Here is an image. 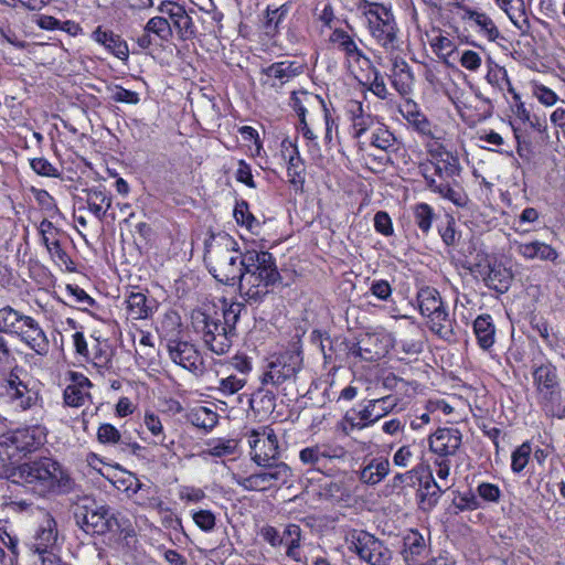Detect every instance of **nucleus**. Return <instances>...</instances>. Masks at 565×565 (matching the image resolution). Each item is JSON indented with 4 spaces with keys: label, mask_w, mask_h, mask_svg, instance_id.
Segmentation results:
<instances>
[{
    "label": "nucleus",
    "mask_w": 565,
    "mask_h": 565,
    "mask_svg": "<svg viewBox=\"0 0 565 565\" xmlns=\"http://www.w3.org/2000/svg\"><path fill=\"white\" fill-rule=\"evenodd\" d=\"M34 494H66L74 488V481L66 470L54 459L41 457L20 465L17 481Z\"/></svg>",
    "instance_id": "obj_1"
},
{
    "label": "nucleus",
    "mask_w": 565,
    "mask_h": 565,
    "mask_svg": "<svg viewBox=\"0 0 565 565\" xmlns=\"http://www.w3.org/2000/svg\"><path fill=\"white\" fill-rule=\"evenodd\" d=\"M280 280L276 259L269 252L246 248L243 252L239 292L247 300L259 301Z\"/></svg>",
    "instance_id": "obj_2"
},
{
    "label": "nucleus",
    "mask_w": 565,
    "mask_h": 565,
    "mask_svg": "<svg viewBox=\"0 0 565 565\" xmlns=\"http://www.w3.org/2000/svg\"><path fill=\"white\" fill-rule=\"evenodd\" d=\"M204 262L212 276L227 286H239L243 271V252L227 233L211 235L205 242Z\"/></svg>",
    "instance_id": "obj_3"
},
{
    "label": "nucleus",
    "mask_w": 565,
    "mask_h": 565,
    "mask_svg": "<svg viewBox=\"0 0 565 565\" xmlns=\"http://www.w3.org/2000/svg\"><path fill=\"white\" fill-rule=\"evenodd\" d=\"M358 9L365 20L370 36L379 46L390 54L401 50V30L391 6L361 0Z\"/></svg>",
    "instance_id": "obj_4"
},
{
    "label": "nucleus",
    "mask_w": 565,
    "mask_h": 565,
    "mask_svg": "<svg viewBox=\"0 0 565 565\" xmlns=\"http://www.w3.org/2000/svg\"><path fill=\"white\" fill-rule=\"evenodd\" d=\"M429 153L434 160L431 161V166L434 168L435 175H437L440 181L428 174V166H422L420 169L423 170L427 188L431 192L439 194L441 198L449 200L457 206L465 205V195L452 188L449 182V180L455 179L460 174L461 167L458 157L446 151L440 146L435 150L429 149Z\"/></svg>",
    "instance_id": "obj_5"
},
{
    "label": "nucleus",
    "mask_w": 565,
    "mask_h": 565,
    "mask_svg": "<svg viewBox=\"0 0 565 565\" xmlns=\"http://www.w3.org/2000/svg\"><path fill=\"white\" fill-rule=\"evenodd\" d=\"M191 327L204 347L217 355L227 353L233 345V337L221 323L220 313L211 307L194 309Z\"/></svg>",
    "instance_id": "obj_6"
},
{
    "label": "nucleus",
    "mask_w": 565,
    "mask_h": 565,
    "mask_svg": "<svg viewBox=\"0 0 565 565\" xmlns=\"http://www.w3.org/2000/svg\"><path fill=\"white\" fill-rule=\"evenodd\" d=\"M399 401L398 397L393 395L365 399L345 412L339 423V428L344 435L349 436L355 430L372 427L381 418L392 413L397 407Z\"/></svg>",
    "instance_id": "obj_7"
},
{
    "label": "nucleus",
    "mask_w": 565,
    "mask_h": 565,
    "mask_svg": "<svg viewBox=\"0 0 565 565\" xmlns=\"http://www.w3.org/2000/svg\"><path fill=\"white\" fill-rule=\"evenodd\" d=\"M0 397L19 413L43 408L40 390L31 381L20 379L15 371L0 382Z\"/></svg>",
    "instance_id": "obj_8"
},
{
    "label": "nucleus",
    "mask_w": 565,
    "mask_h": 565,
    "mask_svg": "<svg viewBox=\"0 0 565 565\" xmlns=\"http://www.w3.org/2000/svg\"><path fill=\"white\" fill-rule=\"evenodd\" d=\"M420 313L428 318L429 329L444 340L454 337L452 319L440 294L433 287L422 288L417 294Z\"/></svg>",
    "instance_id": "obj_9"
},
{
    "label": "nucleus",
    "mask_w": 565,
    "mask_h": 565,
    "mask_svg": "<svg viewBox=\"0 0 565 565\" xmlns=\"http://www.w3.org/2000/svg\"><path fill=\"white\" fill-rule=\"evenodd\" d=\"M259 471L249 476L234 473L232 480L245 491L264 492L273 488H280L292 481V470L284 461L258 466Z\"/></svg>",
    "instance_id": "obj_10"
},
{
    "label": "nucleus",
    "mask_w": 565,
    "mask_h": 565,
    "mask_svg": "<svg viewBox=\"0 0 565 565\" xmlns=\"http://www.w3.org/2000/svg\"><path fill=\"white\" fill-rule=\"evenodd\" d=\"M302 366V356L297 351H286L273 356L260 376L262 385L279 388L294 383Z\"/></svg>",
    "instance_id": "obj_11"
},
{
    "label": "nucleus",
    "mask_w": 565,
    "mask_h": 565,
    "mask_svg": "<svg viewBox=\"0 0 565 565\" xmlns=\"http://www.w3.org/2000/svg\"><path fill=\"white\" fill-rule=\"evenodd\" d=\"M247 443L250 448V459L257 466H268V463L279 462L278 438L269 426L252 429L246 434Z\"/></svg>",
    "instance_id": "obj_12"
},
{
    "label": "nucleus",
    "mask_w": 565,
    "mask_h": 565,
    "mask_svg": "<svg viewBox=\"0 0 565 565\" xmlns=\"http://www.w3.org/2000/svg\"><path fill=\"white\" fill-rule=\"evenodd\" d=\"M349 548L370 565H390L393 556L384 542L365 531L351 533Z\"/></svg>",
    "instance_id": "obj_13"
},
{
    "label": "nucleus",
    "mask_w": 565,
    "mask_h": 565,
    "mask_svg": "<svg viewBox=\"0 0 565 565\" xmlns=\"http://www.w3.org/2000/svg\"><path fill=\"white\" fill-rule=\"evenodd\" d=\"M3 436L22 459L39 450L46 443L47 428L34 424L9 430Z\"/></svg>",
    "instance_id": "obj_14"
},
{
    "label": "nucleus",
    "mask_w": 565,
    "mask_h": 565,
    "mask_svg": "<svg viewBox=\"0 0 565 565\" xmlns=\"http://www.w3.org/2000/svg\"><path fill=\"white\" fill-rule=\"evenodd\" d=\"M169 359L182 369L198 375L204 371L203 356L198 345L183 337L164 344Z\"/></svg>",
    "instance_id": "obj_15"
},
{
    "label": "nucleus",
    "mask_w": 565,
    "mask_h": 565,
    "mask_svg": "<svg viewBox=\"0 0 565 565\" xmlns=\"http://www.w3.org/2000/svg\"><path fill=\"white\" fill-rule=\"evenodd\" d=\"M302 72L301 63L294 60H282L262 67L259 82L262 86L278 92Z\"/></svg>",
    "instance_id": "obj_16"
},
{
    "label": "nucleus",
    "mask_w": 565,
    "mask_h": 565,
    "mask_svg": "<svg viewBox=\"0 0 565 565\" xmlns=\"http://www.w3.org/2000/svg\"><path fill=\"white\" fill-rule=\"evenodd\" d=\"M77 525L87 534L102 535L118 525L117 520L105 505L93 509L85 508L75 514Z\"/></svg>",
    "instance_id": "obj_17"
},
{
    "label": "nucleus",
    "mask_w": 565,
    "mask_h": 565,
    "mask_svg": "<svg viewBox=\"0 0 565 565\" xmlns=\"http://www.w3.org/2000/svg\"><path fill=\"white\" fill-rule=\"evenodd\" d=\"M345 455L343 447L332 444H317L300 450L299 459L303 465L310 466L313 470L322 471L328 461L341 459Z\"/></svg>",
    "instance_id": "obj_18"
},
{
    "label": "nucleus",
    "mask_w": 565,
    "mask_h": 565,
    "mask_svg": "<svg viewBox=\"0 0 565 565\" xmlns=\"http://www.w3.org/2000/svg\"><path fill=\"white\" fill-rule=\"evenodd\" d=\"M30 548L33 553L61 550L58 545L57 523L50 513H44L42 521L34 532Z\"/></svg>",
    "instance_id": "obj_19"
},
{
    "label": "nucleus",
    "mask_w": 565,
    "mask_h": 565,
    "mask_svg": "<svg viewBox=\"0 0 565 565\" xmlns=\"http://www.w3.org/2000/svg\"><path fill=\"white\" fill-rule=\"evenodd\" d=\"M462 435L458 428L437 429L429 437V449L436 457L451 458L461 446Z\"/></svg>",
    "instance_id": "obj_20"
},
{
    "label": "nucleus",
    "mask_w": 565,
    "mask_h": 565,
    "mask_svg": "<svg viewBox=\"0 0 565 565\" xmlns=\"http://www.w3.org/2000/svg\"><path fill=\"white\" fill-rule=\"evenodd\" d=\"M17 338L40 356H45L50 352L49 338L33 317H30L28 322L17 334Z\"/></svg>",
    "instance_id": "obj_21"
},
{
    "label": "nucleus",
    "mask_w": 565,
    "mask_h": 565,
    "mask_svg": "<svg viewBox=\"0 0 565 565\" xmlns=\"http://www.w3.org/2000/svg\"><path fill=\"white\" fill-rule=\"evenodd\" d=\"M454 6L462 11L461 19L468 22L477 33L489 41H495L500 36L499 29L487 13L473 10L461 2H455Z\"/></svg>",
    "instance_id": "obj_22"
},
{
    "label": "nucleus",
    "mask_w": 565,
    "mask_h": 565,
    "mask_svg": "<svg viewBox=\"0 0 565 565\" xmlns=\"http://www.w3.org/2000/svg\"><path fill=\"white\" fill-rule=\"evenodd\" d=\"M70 384L63 392L64 404L68 407H81L90 398L89 388L92 382L87 376L78 372L70 373Z\"/></svg>",
    "instance_id": "obj_23"
},
{
    "label": "nucleus",
    "mask_w": 565,
    "mask_h": 565,
    "mask_svg": "<svg viewBox=\"0 0 565 565\" xmlns=\"http://www.w3.org/2000/svg\"><path fill=\"white\" fill-rule=\"evenodd\" d=\"M345 115L351 122L350 134L354 139H360L374 125L373 115L364 110L360 100H348Z\"/></svg>",
    "instance_id": "obj_24"
},
{
    "label": "nucleus",
    "mask_w": 565,
    "mask_h": 565,
    "mask_svg": "<svg viewBox=\"0 0 565 565\" xmlns=\"http://www.w3.org/2000/svg\"><path fill=\"white\" fill-rule=\"evenodd\" d=\"M428 547L424 536L418 531H409L404 536L402 555L407 565H427Z\"/></svg>",
    "instance_id": "obj_25"
},
{
    "label": "nucleus",
    "mask_w": 565,
    "mask_h": 565,
    "mask_svg": "<svg viewBox=\"0 0 565 565\" xmlns=\"http://www.w3.org/2000/svg\"><path fill=\"white\" fill-rule=\"evenodd\" d=\"M329 42L339 51L343 52L348 61L360 62L364 60L367 63L370 62V58L358 46L353 36L343 29H333L329 35Z\"/></svg>",
    "instance_id": "obj_26"
},
{
    "label": "nucleus",
    "mask_w": 565,
    "mask_h": 565,
    "mask_svg": "<svg viewBox=\"0 0 565 565\" xmlns=\"http://www.w3.org/2000/svg\"><path fill=\"white\" fill-rule=\"evenodd\" d=\"M399 113L419 135L431 139L436 138L433 132L431 122L428 120L426 115L420 111L418 105L415 102L406 99L405 103L401 106Z\"/></svg>",
    "instance_id": "obj_27"
},
{
    "label": "nucleus",
    "mask_w": 565,
    "mask_h": 565,
    "mask_svg": "<svg viewBox=\"0 0 565 565\" xmlns=\"http://www.w3.org/2000/svg\"><path fill=\"white\" fill-rule=\"evenodd\" d=\"M20 460L21 458L4 436H0V479L14 483L20 470Z\"/></svg>",
    "instance_id": "obj_28"
},
{
    "label": "nucleus",
    "mask_w": 565,
    "mask_h": 565,
    "mask_svg": "<svg viewBox=\"0 0 565 565\" xmlns=\"http://www.w3.org/2000/svg\"><path fill=\"white\" fill-rule=\"evenodd\" d=\"M537 402L546 416L565 419V396L561 386L537 394Z\"/></svg>",
    "instance_id": "obj_29"
},
{
    "label": "nucleus",
    "mask_w": 565,
    "mask_h": 565,
    "mask_svg": "<svg viewBox=\"0 0 565 565\" xmlns=\"http://www.w3.org/2000/svg\"><path fill=\"white\" fill-rule=\"evenodd\" d=\"M533 383L536 394L561 386L557 369L551 362L534 364L532 367Z\"/></svg>",
    "instance_id": "obj_30"
},
{
    "label": "nucleus",
    "mask_w": 565,
    "mask_h": 565,
    "mask_svg": "<svg viewBox=\"0 0 565 565\" xmlns=\"http://www.w3.org/2000/svg\"><path fill=\"white\" fill-rule=\"evenodd\" d=\"M86 194V202L89 211L99 220L103 221L107 211L111 206V195L103 185H96L83 190Z\"/></svg>",
    "instance_id": "obj_31"
},
{
    "label": "nucleus",
    "mask_w": 565,
    "mask_h": 565,
    "mask_svg": "<svg viewBox=\"0 0 565 565\" xmlns=\"http://www.w3.org/2000/svg\"><path fill=\"white\" fill-rule=\"evenodd\" d=\"M391 83L402 96H407L412 93L414 74L408 63L403 58L394 60L391 74Z\"/></svg>",
    "instance_id": "obj_32"
},
{
    "label": "nucleus",
    "mask_w": 565,
    "mask_h": 565,
    "mask_svg": "<svg viewBox=\"0 0 565 565\" xmlns=\"http://www.w3.org/2000/svg\"><path fill=\"white\" fill-rule=\"evenodd\" d=\"M516 252L525 259H540L555 262L558 257V253L551 245L534 241L531 243H516Z\"/></svg>",
    "instance_id": "obj_33"
},
{
    "label": "nucleus",
    "mask_w": 565,
    "mask_h": 565,
    "mask_svg": "<svg viewBox=\"0 0 565 565\" xmlns=\"http://www.w3.org/2000/svg\"><path fill=\"white\" fill-rule=\"evenodd\" d=\"M391 465L386 457L372 458L361 470L360 480L369 486L380 483L390 473Z\"/></svg>",
    "instance_id": "obj_34"
},
{
    "label": "nucleus",
    "mask_w": 565,
    "mask_h": 565,
    "mask_svg": "<svg viewBox=\"0 0 565 565\" xmlns=\"http://www.w3.org/2000/svg\"><path fill=\"white\" fill-rule=\"evenodd\" d=\"M30 317L9 305L1 307L0 332L17 337Z\"/></svg>",
    "instance_id": "obj_35"
},
{
    "label": "nucleus",
    "mask_w": 565,
    "mask_h": 565,
    "mask_svg": "<svg viewBox=\"0 0 565 565\" xmlns=\"http://www.w3.org/2000/svg\"><path fill=\"white\" fill-rule=\"evenodd\" d=\"M161 343L164 345L183 337L181 317L175 311H168L158 327Z\"/></svg>",
    "instance_id": "obj_36"
},
{
    "label": "nucleus",
    "mask_w": 565,
    "mask_h": 565,
    "mask_svg": "<svg viewBox=\"0 0 565 565\" xmlns=\"http://www.w3.org/2000/svg\"><path fill=\"white\" fill-rule=\"evenodd\" d=\"M473 332L481 349L488 350L494 344L495 327L490 315H480L475 319Z\"/></svg>",
    "instance_id": "obj_37"
},
{
    "label": "nucleus",
    "mask_w": 565,
    "mask_h": 565,
    "mask_svg": "<svg viewBox=\"0 0 565 565\" xmlns=\"http://www.w3.org/2000/svg\"><path fill=\"white\" fill-rule=\"evenodd\" d=\"M143 426L153 437L152 443L154 445H160L167 450H172L174 446V440H168V437L164 433V428L162 422L153 412H146L142 419Z\"/></svg>",
    "instance_id": "obj_38"
},
{
    "label": "nucleus",
    "mask_w": 565,
    "mask_h": 565,
    "mask_svg": "<svg viewBox=\"0 0 565 565\" xmlns=\"http://www.w3.org/2000/svg\"><path fill=\"white\" fill-rule=\"evenodd\" d=\"M418 481L420 487L419 498L424 509H433L437 504L443 493V489L435 481L433 475L429 471L425 478L420 476Z\"/></svg>",
    "instance_id": "obj_39"
},
{
    "label": "nucleus",
    "mask_w": 565,
    "mask_h": 565,
    "mask_svg": "<svg viewBox=\"0 0 565 565\" xmlns=\"http://www.w3.org/2000/svg\"><path fill=\"white\" fill-rule=\"evenodd\" d=\"M511 281V270L503 267L502 265H494L490 267L489 273L484 278L486 285L500 294L509 290Z\"/></svg>",
    "instance_id": "obj_40"
},
{
    "label": "nucleus",
    "mask_w": 565,
    "mask_h": 565,
    "mask_svg": "<svg viewBox=\"0 0 565 565\" xmlns=\"http://www.w3.org/2000/svg\"><path fill=\"white\" fill-rule=\"evenodd\" d=\"M127 490H132L134 493L140 492L137 501L139 505L157 511L163 509V502L157 495V491L151 487H146L138 479H135V487L130 484Z\"/></svg>",
    "instance_id": "obj_41"
},
{
    "label": "nucleus",
    "mask_w": 565,
    "mask_h": 565,
    "mask_svg": "<svg viewBox=\"0 0 565 565\" xmlns=\"http://www.w3.org/2000/svg\"><path fill=\"white\" fill-rule=\"evenodd\" d=\"M126 302L128 316L134 320L147 319L152 315V307L142 292H131Z\"/></svg>",
    "instance_id": "obj_42"
},
{
    "label": "nucleus",
    "mask_w": 565,
    "mask_h": 565,
    "mask_svg": "<svg viewBox=\"0 0 565 565\" xmlns=\"http://www.w3.org/2000/svg\"><path fill=\"white\" fill-rule=\"evenodd\" d=\"M287 177L295 190H301L305 183V167L296 147L288 159Z\"/></svg>",
    "instance_id": "obj_43"
},
{
    "label": "nucleus",
    "mask_w": 565,
    "mask_h": 565,
    "mask_svg": "<svg viewBox=\"0 0 565 565\" xmlns=\"http://www.w3.org/2000/svg\"><path fill=\"white\" fill-rule=\"evenodd\" d=\"M289 9L290 7L288 3H284L275 9H271L270 6L267 7L265 20L263 23L264 32L267 35L274 36L278 32L280 24L289 12Z\"/></svg>",
    "instance_id": "obj_44"
},
{
    "label": "nucleus",
    "mask_w": 565,
    "mask_h": 565,
    "mask_svg": "<svg viewBox=\"0 0 565 565\" xmlns=\"http://www.w3.org/2000/svg\"><path fill=\"white\" fill-rule=\"evenodd\" d=\"M234 218L241 226H245L250 233L258 234L262 227L260 222L250 213L246 201L237 202L234 211Z\"/></svg>",
    "instance_id": "obj_45"
},
{
    "label": "nucleus",
    "mask_w": 565,
    "mask_h": 565,
    "mask_svg": "<svg viewBox=\"0 0 565 565\" xmlns=\"http://www.w3.org/2000/svg\"><path fill=\"white\" fill-rule=\"evenodd\" d=\"M412 210L415 224L418 226L423 234L427 235L436 217V213L433 206L420 202L416 203Z\"/></svg>",
    "instance_id": "obj_46"
},
{
    "label": "nucleus",
    "mask_w": 565,
    "mask_h": 565,
    "mask_svg": "<svg viewBox=\"0 0 565 565\" xmlns=\"http://www.w3.org/2000/svg\"><path fill=\"white\" fill-rule=\"evenodd\" d=\"M188 417L193 426L205 430L212 429L217 424V414L205 406L194 407Z\"/></svg>",
    "instance_id": "obj_47"
},
{
    "label": "nucleus",
    "mask_w": 565,
    "mask_h": 565,
    "mask_svg": "<svg viewBox=\"0 0 565 565\" xmlns=\"http://www.w3.org/2000/svg\"><path fill=\"white\" fill-rule=\"evenodd\" d=\"M245 309L242 302H232L224 307L221 316V323L226 327L227 332L234 338L236 335V323L239 320L242 311Z\"/></svg>",
    "instance_id": "obj_48"
},
{
    "label": "nucleus",
    "mask_w": 565,
    "mask_h": 565,
    "mask_svg": "<svg viewBox=\"0 0 565 565\" xmlns=\"http://www.w3.org/2000/svg\"><path fill=\"white\" fill-rule=\"evenodd\" d=\"M145 31L156 35L163 42H167L172 38V26L169 20L159 15L148 20L145 25Z\"/></svg>",
    "instance_id": "obj_49"
},
{
    "label": "nucleus",
    "mask_w": 565,
    "mask_h": 565,
    "mask_svg": "<svg viewBox=\"0 0 565 565\" xmlns=\"http://www.w3.org/2000/svg\"><path fill=\"white\" fill-rule=\"evenodd\" d=\"M487 82L494 88L499 90H504V85L510 79L508 76V72L504 67L500 66L491 58L487 61Z\"/></svg>",
    "instance_id": "obj_50"
},
{
    "label": "nucleus",
    "mask_w": 565,
    "mask_h": 565,
    "mask_svg": "<svg viewBox=\"0 0 565 565\" xmlns=\"http://www.w3.org/2000/svg\"><path fill=\"white\" fill-rule=\"evenodd\" d=\"M532 447L529 441L521 444L511 455V470L521 473L529 463Z\"/></svg>",
    "instance_id": "obj_51"
},
{
    "label": "nucleus",
    "mask_w": 565,
    "mask_h": 565,
    "mask_svg": "<svg viewBox=\"0 0 565 565\" xmlns=\"http://www.w3.org/2000/svg\"><path fill=\"white\" fill-rule=\"evenodd\" d=\"M418 457V446L415 444L403 445L393 455V465L398 468H407Z\"/></svg>",
    "instance_id": "obj_52"
},
{
    "label": "nucleus",
    "mask_w": 565,
    "mask_h": 565,
    "mask_svg": "<svg viewBox=\"0 0 565 565\" xmlns=\"http://www.w3.org/2000/svg\"><path fill=\"white\" fill-rule=\"evenodd\" d=\"M247 383V379L243 375L231 374L222 377L218 381L217 391L224 395L230 396L241 391Z\"/></svg>",
    "instance_id": "obj_53"
},
{
    "label": "nucleus",
    "mask_w": 565,
    "mask_h": 565,
    "mask_svg": "<svg viewBox=\"0 0 565 565\" xmlns=\"http://www.w3.org/2000/svg\"><path fill=\"white\" fill-rule=\"evenodd\" d=\"M394 135L385 127L379 126L372 132L371 145L377 149L387 151L395 145Z\"/></svg>",
    "instance_id": "obj_54"
},
{
    "label": "nucleus",
    "mask_w": 565,
    "mask_h": 565,
    "mask_svg": "<svg viewBox=\"0 0 565 565\" xmlns=\"http://www.w3.org/2000/svg\"><path fill=\"white\" fill-rule=\"evenodd\" d=\"M476 495L480 501L497 504L501 500L502 492L499 486L483 481L477 486Z\"/></svg>",
    "instance_id": "obj_55"
},
{
    "label": "nucleus",
    "mask_w": 565,
    "mask_h": 565,
    "mask_svg": "<svg viewBox=\"0 0 565 565\" xmlns=\"http://www.w3.org/2000/svg\"><path fill=\"white\" fill-rule=\"evenodd\" d=\"M97 439L104 445H121L125 444V437L111 424H102L97 430Z\"/></svg>",
    "instance_id": "obj_56"
},
{
    "label": "nucleus",
    "mask_w": 565,
    "mask_h": 565,
    "mask_svg": "<svg viewBox=\"0 0 565 565\" xmlns=\"http://www.w3.org/2000/svg\"><path fill=\"white\" fill-rule=\"evenodd\" d=\"M455 508L460 511H475L482 508L481 501L471 490L458 493L452 501Z\"/></svg>",
    "instance_id": "obj_57"
},
{
    "label": "nucleus",
    "mask_w": 565,
    "mask_h": 565,
    "mask_svg": "<svg viewBox=\"0 0 565 565\" xmlns=\"http://www.w3.org/2000/svg\"><path fill=\"white\" fill-rule=\"evenodd\" d=\"M237 443L234 439H217L209 444L204 454L212 457H224L233 455L236 450Z\"/></svg>",
    "instance_id": "obj_58"
},
{
    "label": "nucleus",
    "mask_w": 565,
    "mask_h": 565,
    "mask_svg": "<svg viewBox=\"0 0 565 565\" xmlns=\"http://www.w3.org/2000/svg\"><path fill=\"white\" fill-rule=\"evenodd\" d=\"M532 94L542 105L546 107L555 105L558 100L557 94L543 84L533 83Z\"/></svg>",
    "instance_id": "obj_59"
},
{
    "label": "nucleus",
    "mask_w": 565,
    "mask_h": 565,
    "mask_svg": "<svg viewBox=\"0 0 565 565\" xmlns=\"http://www.w3.org/2000/svg\"><path fill=\"white\" fill-rule=\"evenodd\" d=\"M32 170L42 177L56 178L58 177L57 169L45 158H33L30 160Z\"/></svg>",
    "instance_id": "obj_60"
},
{
    "label": "nucleus",
    "mask_w": 565,
    "mask_h": 565,
    "mask_svg": "<svg viewBox=\"0 0 565 565\" xmlns=\"http://www.w3.org/2000/svg\"><path fill=\"white\" fill-rule=\"evenodd\" d=\"M110 98L116 103H125L130 105H136L140 100L139 94L137 92L126 89L118 85L110 88Z\"/></svg>",
    "instance_id": "obj_61"
},
{
    "label": "nucleus",
    "mask_w": 565,
    "mask_h": 565,
    "mask_svg": "<svg viewBox=\"0 0 565 565\" xmlns=\"http://www.w3.org/2000/svg\"><path fill=\"white\" fill-rule=\"evenodd\" d=\"M173 28L177 30L178 34L181 39H190L195 33V28L192 18L186 13V11L177 19V22L173 24Z\"/></svg>",
    "instance_id": "obj_62"
},
{
    "label": "nucleus",
    "mask_w": 565,
    "mask_h": 565,
    "mask_svg": "<svg viewBox=\"0 0 565 565\" xmlns=\"http://www.w3.org/2000/svg\"><path fill=\"white\" fill-rule=\"evenodd\" d=\"M113 42H108L105 46L111 54L122 61H127L129 57V47L125 40L118 34H113Z\"/></svg>",
    "instance_id": "obj_63"
},
{
    "label": "nucleus",
    "mask_w": 565,
    "mask_h": 565,
    "mask_svg": "<svg viewBox=\"0 0 565 565\" xmlns=\"http://www.w3.org/2000/svg\"><path fill=\"white\" fill-rule=\"evenodd\" d=\"M392 286L385 279H374L370 285V294L382 301H387L392 297Z\"/></svg>",
    "instance_id": "obj_64"
}]
</instances>
